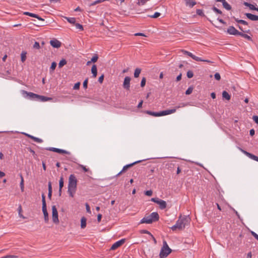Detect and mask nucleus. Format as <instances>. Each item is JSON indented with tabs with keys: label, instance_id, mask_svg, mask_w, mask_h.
I'll return each mask as SVG.
<instances>
[{
	"label": "nucleus",
	"instance_id": "f257e3e1",
	"mask_svg": "<svg viewBox=\"0 0 258 258\" xmlns=\"http://www.w3.org/2000/svg\"><path fill=\"white\" fill-rule=\"evenodd\" d=\"M190 219L188 217L179 216L178 219L176 222V224L171 227V229L173 231H175L177 229L182 230L184 229L186 226H187L189 223Z\"/></svg>",
	"mask_w": 258,
	"mask_h": 258
},
{
	"label": "nucleus",
	"instance_id": "f03ea898",
	"mask_svg": "<svg viewBox=\"0 0 258 258\" xmlns=\"http://www.w3.org/2000/svg\"><path fill=\"white\" fill-rule=\"evenodd\" d=\"M77 179L74 174H71L69 178V184L68 192L70 196L72 198L74 197V195L77 190Z\"/></svg>",
	"mask_w": 258,
	"mask_h": 258
},
{
	"label": "nucleus",
	"instance_id": "7ed1b4c3",
	"mask_svg": "<svg viewBox=\"0 0 258 258\" xmlns=\"http://www.w3.org/2000/svg\"><path fill=\"white\" fill-rule=\"evenodd\" d=\"M159 216L157 212H153L150 215L144 217L140 221V223L151 224L153 222L157 221Z\"/></svg>",
	"mask_w": 258,
	"mask_h": 258
},
{
	"label": "nucleus",
	"instance_id": "20e7f679",
	"mask_svg": "<svg viewBox=\"0 0 258 258\" xmlns=\"http://www.w3.org/2000/svg\"><path fill=\"white\" fill-rule=\"evenodd\" d=\"M171 252V249L169 247L166 241H163V246L160 252L159 256L160 258L166 257Z\"/></svg>",
	"mask_w": 258,
	"mask_h": 258
},
{
	"label": "nucleus",
	"instance_id": "39448f33",
	"mask_svg": "<svg viewBox=\"0 0 258 258\" xmlns=\"http://www.w3.org/2000/svg\"><path fill=\"white\" fill-rule=\"evenodd\" d=\"M151 201L159 205L160 208L162 210L166 208L167 204L165 201L159 199L158 198H152Z\"/></svg>",
	"mask_w": 258,
	"mask_h": 258
},
{
	"label": "nucleus",
	"instance_id": "423d86ee",
	"mask_svg": "<svg viewBox=\"0 0 258 258\" xmlns=\"http://www.w3.org/2000/svg\"><path fill=\"white\" fill-rule=\"evenodd\" d=\"M52 219L54 223L57 224L59 223L58 212L55 206L52 207Z\"/></svg>",
	"mask_w": 258,
	"mask_h": 258
},
{
	"label": "nucleus",
	"instance_id": "0eeeda50",
	"mask_svg": "<svg viewBox=\"0 0 258 258\" xmlns=\"http://www.w3.org/2000/svg\"><path fill=\"white\" fill-rule=\"evenodd\" d=\"M46 150L56 152L60 154H70V153L65 150L60 149L58 148L49 147L46 148Z\"/></svg>",
	"mask_w": 258,
	"mask_h": 258
},
{
	"label": "nucleus",
	"instance_id": "6e6552de",
	"mask_svg": "<svg viewBox=\"0 0 258 258\" xmlns=\"http://www.w3.org/2000/svg\"><path fill=\"white\" fill-rule=\"evenodd\" d=\"M240 151L249 158L258 162V157L239 148Z\"/></svg>",
	"mask_w": 258,
	"mask_h": 258
},
{
	"label": "nucleus",
	"instance_id": "1a4fd4ad",
	"mask_svg": "<svg viewBox=\"0 0 258 258\" xmlns=\"http://www.w3.org/2000/svg\"><path fill=\"white\" fill-rule=\"evenodd\" d=\"M141 161H142V160L137 161L132 163L127 164V165L124 166L122 169L116 175V176H118L121 173L124 172L128 168L132 167L133 165L136 164L137 163H140Z\"/></svg>",
	"mask_w": 258,
	"mask_h": 258
},
{
	"label": "nucleus",
	"instance_id": "9d476101",
	"mask_svg": "<svg viewBox=\"0 0 258 258\" xmlns=\"http://www.w3.org/2000/svg\"><path fill=\"white\" fill-rule=\"evenodd\" d=\"M23 92L24 94H27L28 98L30 99L38 100V97H39V95L33 93L32 92H28L26 91H23Z\"/></svg>",
	"mask_w": 258,
	"mask_h": 258
},
{
	"label": "nucleus",
	"instance_id": "9b49d317",
	"mask_svg": "<svg viewBox=\"0 0 258 258\" xmlns=\"http://www.w3.org/2000/svg\"><path fill=\"white\" fill-rule=\"evenodd\" d=\"M125 242L124 239H121L116 242H115L114 243L112 244L111 246L110 249L111 250H115L119 246H120L121 245H122Z\"/></svg>",
	"mask_w": 258,
	"mask_h": 258
},
{
	"label": "nucleus",
	"instance_id": "f8f14e48",
	"mask_svg": "<svg viewBox=\"0 0 258 258\" xmlns=\"http://www.w3.org/2000/svg\"><path fill=\"white\" fill-rule=\"evenodd\" d=\"M130 81L131 78L129 77H125L124 79V82L123 83V87L127 90H129L130 88Z\"/></svg>",
	"mask_w": 258,
	"mask_h": 258
},
{
	"label": "nucleus",
	"instance_id": "ddd939ff",
	"mask_svg": "<svg viewBox=\"0 0 258 258\" xmlns=\"http://www.w3.org/2000/svg\"><path fill=\"white\" fill-rule=\"evenodd\" d=\"M181 51L184 54H186L188 56H190V57H191L193 59L195 60H201V58L199 57H198L195 55H194L192 53L188 51H186L185 50H183V49H182L181 50Z\"/></svg>",
	"mask_w": 258,
	"mask_h": 258
},
{
	"label": "nucleus",
	"instance_id": "4468645a",
	"mask_svg": "<svg viewBox=\"0 0 258 258\" xmlns=\"http://www.w3.org/2000/svg\"><path fill=\"white\" fill-rule=\"evenodd\" d=\"M228 34L233 35H239L240 32L236 30L233 26H230L227 30Z\"/></svg>",
	"mask_w": 258,
	"mask_h": 258
},
{
	"label": "nucleus",
	"instance_id": "2eb2a0df",
	"mask_svg": "<svg viewBox=\"0 0 258 258\" xmlns=\"http://www.w3.org/2000/svg\"><path fill=\"white\" fill-rule=\"evenodd\" d=\"M176 112V108L168 109L160 111V116H164Z\"/></svg>",
	"mask_w": 258,
	"mask_h": 258
},
{
	"label": "nucleus",
	"instance_id": "dca6fc26",
	"mask_svg": "<svg viewBox=\"0 0 258 258\" xmlns=\"http://www.w3.org/2000/svg\"><path fill=\"white\" fill-rule=\"evenodd\" d=\"M50 45L54 48H59L61 46V42L57 39L51 40L50 41Z\"/></svg>",
	"mask_w": 258,
	"mask_h": 258
},
{
	"label": "nucleus",
	"instance_id": "f3484780",
	"mask_svg": "<svg viewBox=\"0 0 258 258\" xmlns=\"http://www.w3.org/2000/svg\"><path fill=\"white\" fill-rule=\"evenodd\" d=\"M24 14L25 15L29 16L32 17L36 18H37L38 20H41V21H44V20L43 19H42V18L39 17L38 15H36V14H34V13H30V12H25L24 13Z\"/></svg>",
	"mask_w": 258,
	"mask_h": 258
},
{
	"label": "nucleus",
	"instance_id": "a211bd4d",
	"mask_svg": "<svg viewBox=\"0 0 258 258\" xmlns=\"http://www.w3.org/2000/svg\"><path fill=\"white\" fill-rule=\"evenodd\" d=\"M246 16L252 21H257L258 20V16L253 15L250 13H246L245 14Z\"/></svg>",
	"mask_w": 258,
	"mask_h": 258
},
{
	"label": "nucleus",
	"instance_id": "6ab92c4d",
	"mask_svg": "<svg viewBox=\"0 0 258 258\" xmlns=\"http://www.w3.org/2000/svg\"><path fill=\"white\" fill-rule=\"evenodd\" d=\"M42 212L44 215V221L47 223L49 220V218L46 207H42Z\"/></svg>",
	"mask_w": 258,
	"mask_h": 258
},
{
	"label": "nucleus",
	"instance_id": "aec40b11",
	"mask_svg": "<svg viewBox=\"0 0 258 258\" xmlns=\"http://www.w3.org/2000/svg\"><path fill=\"white\" fill-rule=\"evenodd\" d=\"M63 178L61 177L59 181V196H60L61 194V189L63 186Z\"/></svg>",
	"mask_w": 258,
	"mask_h": 258
},
{
	"label": "nucleus",
	"instance_id": "412c9836",
	"mask_svg": "<svg viewBox=\"0 0 258 258\" xmlns=\"http://www.w3.org/2000/svg\"><path fill=\"white\" fill-rule=\"evenodd\" d=\"M52 98L50 97H45L44 96L39 95L38 97V101H40L41 102H45L49 100H51Z\"/></svg>",
	"mask_w": 258,
	"mask_h": 258
},
{
	"label": "nucleus",
	"instance_id": "4be33fe9",
	"mask_svg": "<svg viewBox=\"0 0 258 258\" xmlns=\"http://www.w3.org/2000/svg\"><path fill=\"white\" fill-rule=\"evenodd\" d=\"M91 72L93 74V77L95 78L97 74V67L95 64L93 65L91 68Z\"/></svg>",
	"mask_w": 258,
	"mask_h": 258
},
{
	"label": "nucleus",
	"instance_id": "5701e85b",
	"mask_svg": "<svg viewBox=\"0 0 258 258\" xmlns=\"http://www.w3.org/2000/svg\"><path fill=\"white\" fill-rule=\"evenodd\" d=\"M146 113L148 114L151 115L153 116H160V112H153L151 111H147Z\"/></svg>",
	"mask_w": 258,
	"mask_h": 258
},
{
	"label": "nucleus",
	"instance_id": "b1692460",
	"mask_svg": "<svg viewBox=\"0 0 258 258\" xmlns=\"http://www.w3.org/2000/svg\"><path fill=\"white\" fill-rule=\"evenodd\" d=\"M222 5L223 7L227 10L229 11L231 9V6L226 1L223 2Z\"/></svg>",
	"mask_w": 258,
	"mask_h": 258
},
{
	"label": "nucleus",
	"instance_id": "393cba45",
	"mask_svg": "<svg viewBox=\"0 0 258 258\" xmlns=\"http://www.w3.org/2000/svg\"><path fill=\"white\" fill-rule=\"evenodd\" d=\"M222 97L226 99V100H229L230 99V95L228 94V93L226 91H224L223 92H222Z\"/></svg>",
	"mask_w": 258,
	"mask_h": 258
},
{
	"label": "nucleus",
	"instance_id": "a878e982",
	"mask_svg": "<svg viewBox=\"0 0 258 258\" xmlns=\"http://www.w3.org/2000/svg\"><path fill=\"white\" fill-rule=\"evenodd\" d=\"M86 226V219L83 217L81 220V227L82 228H84Z\"/></svg>",
	"mask_w": 258,
	"mask_h": 258
},
{
	"label": "nucleus",
	"instance_id": "bb28decb",
	"mask_svg": "<svg viewBox=\"0 0 258 258\" xmlns=\"http://www.w3.org/2000/svg\"><path fill=\"white\" fill-rule=\"evenodd\" d=\"M243 5L246 7H248L250 10H254V9H256V7L253 5L249 4L247 2H244Z\"/></svg>",
	"mask_w": 258,
	"mask_h": 258
},
{
	"label": "nucleus",
	"instance_id": "cd10ccee",
	"mask_svg": "<svg viewBox=\"0 0 258 258\" xmlns=\"http://www.w3.org/2000/svg\"><path fill=\"white\" fill-rule=\"evenodd\" d=\"M26 54L27 52L25 51H23L21 54V61L23 62H24L26 59Z\"/></svg>",
	"mask_w": 258,
	"mask_h": 258
},
{
	"label": "nucleus",
	"instance_id": "c85d7f7f",
	"mask_svg": "<svg viewBox=\"0 0 258 258\" xmlns=\"http://www.w3.org/2000/svg\"><path fill=\"white\" fill-rule=\"evenodd\" d=\"M30 138L32 139L33 141H34L36 142L41 143L43 142V140L40 138L34 137L33 136H30Z\"/></svg>",
	"mask_w": 258,
	"mask_h": 258
},
{
	"label": "nucleus",
	"instance_id": "c756f323",
	"mask_svg": "<svg viewBox=\"0 0 258 258\" xmlns=\"http://www.w3.org/2000/svg\"><path fill=\"white\" fill-rule=\"evenodd\" d=\"M239 35L241 36V37H242L245 39H247L248 40H251V38L247 34H244V33L240 32Z\"/></svg>",
	"mask_w": 258,
	"mask_h": 258
},
{
	"label": "nucleus",
	"instance_id": "7c9ffc66",
	"mask_svg": "<svg viewBox=\"0 0 258 258\" xmlns=\"http://www.w3.org/2000/svg\"><path fill=\"white\" fill-rule=\"evenodd\" d=\"M65 19L71 24L75 25L76 23V19L75 18L65 17Z\"/></svg>",
	"mask_w": 258,
	"mask_h": 258
},
{
	"label": "nucleus",
	"instance_id": "2f4dec72",
	"mask_svg": "<svg viewBox=\"0 0 258 258\" xmlns=\"http://www.w3.org/2000/svg\"><path fill=\"white\" fill-rule=\"evenodd\" d=\"M188 105V103H180L178 105L175 106L174 108H176V110L179 108L186 106Z\"/></svg>",
	"mask_w": 258,
	"mask_h": 258
},
{
	"label": "nucleus",
	"instance_id": "473e14b6",
	"mask_svg": "<svg viewBox=\"0 0 258 258\" xmlns=\"http://www.w3.org/2000/svg\"><path fill=\"white\" fill-rule=\"evenodd\" d=\"M141 70L139 68L136 69L134 72V77L135 78H138L140 74L141 73Z\"/></svg>",
	"mask_w": 258,
	"mask_h": 258
},
{
	"label": "nucleus",
	"instance_id": "72a5a7b5",
	"mask_svg": "<svg viewBox=\"0 0 258 258\" xmlns=\"http://www.w3.org/2000/svg\"><path fill=\"white\" fill-rule=\"evenodd\" d=\"M67 64V61H66V59H61V60L59 61V63H58V67H59V68H62L63 66H64V65H65V64Z\"/></svg>",
	"mask_w": 258,
	"mask_h": 258
},
{
	"label": "nucleus",
	"instance_id": "f704fd0d",
	"mask_svg": "<svg viewBox=\"0 0 258 258\" xmlns=\"http://www.w3.org/2000/svg\"><path fill=\"white\" fill-rule=\"evenodd\" d=\"M18 210L19 217L22 218L23 219H25V217L21 213L22 211V209L21 205H19Z\"/></svg>",
	"mask_w": 258,
	"mask_h": 258
},
{
	"label": "nucleus",
	"instance_id": "c9c22d12",
	"mask_svg": "<svg viewBox=\"0 0 258 258\" xmlns=\"http://www.w3.org/2000/svg\"><path fill=\"white\" fill-rule=\"evenodd\" d=\"M212 9L214 12H215V13H216L217 14H221V15L222 14V11L215 7H213L212 8Z\"/></svg>",
	"mask_w": 258,
	"mask_h": 258
},
{
	"label": "nucleus",
	"instance_id": "e433bc0d",
	"mask_svg": "<svg viewBox=\"0 0 258 258\" xmlns=\"http://www.w3.org/2000/svg\"><path fill=\"white\" fill-rule=\"evenodd\" d=\"M56 67V63L55 62H52L50 67V71L53 72Z\"/></svg>",
	"mask_w": 258,
	"mask_h": 258
},
{
	"label": "nucleus",
	"instance_id": "4c0bfd02",
	"mask_svg": "<svg viewBox=\"0 0 258 258\" xmlns=\"http://www.w3.org/2000/svg\"><path fill=\"white\" fill-rule=\"evenodd\" d=\"M42 207H46V204L45 202V197L44 194L42 195Z\"/></svg>",
	"mask_w": 258,
	"mask_h": 258
},
{
	"label": "nucleus",
	"instance_id": "58836bf2",
	"mask_svg": "<svg viewBox=\"0 0 258 258\" xmlns=\"http://www.w3.org/2000/svg\"><path fill=\"white\" fill-rule=\"evenodd\" d=\"M193 91V87H189L185 91V94L186 95H189Z\"/></svg>",
	"mask_w": 258,
	"mask_h": 258
},
{
	"label": "nucleus",
	"instance_id": "ea45409f",
	"mask_svg": "<svg viewBox=\"0 0 258 258\" xmlns=\"http://www.w3.org/2000/svg\"><path fill=\"white\" fill-rule=\"evenodd\" d=\"M235 21L237 22H238V23H240V24H242L244 25H247L248 24V23L246 21L243 20L235 19Z\"/></svg>",
	"mask_w": 258,
	"mask_h": 258
},
{
	"label": "nucleus",
	"instance_id": "a19ab883",
	"mask_svg": "<svg viewBox=\"0 0 258 258\" xmlns=\"http://www.w3.org/2000/svg\"><path fill=\"white\" fill-rule=\"evenodd\" d=\"M19 176L21 178V181H20V187L21 186H24V178H23V177L22 176V174H19Z\"/></svg>",
	"mask_w": 258,
	"mask_h": 258
},
{
	"label": "nucleus",
	"instance_id": "79ce46f5",
	"mask_svg": "<svg viewBox=\"0 0 258 258\" xmlns=\"http://www.w3.org/2000/svg\"><path fill=\"white\" fill-rule=\"evenodd\" d=\"M75 25L76 26V28L78 29H79L81 31L83 30V27L82 25H81L79 23H75Z\"/></svg>",
	"mask_w": 258,
	"mask_h": 258
},
{
	"label": "nucleus",
	"instance_id": "37998d69",
	"mask_svg": "<svg viewBox=\"0 0 258 258\" xmlns=\"http://www.w3.org/2000/svg\"><path fill=\"white\" fill-rule=\"evenodd\" d=\"M186 75L188 78H191L194 76V73L191 71H188Z\"/></svg>",
	"mask_w": 258,
	"mask_h": 258
},
{
	"label": "nucleus",
	"instance_id": "c03bdc74",
	"mask_svg": "<svg viewBox=\"0 0 258 258\" xmlns=\"http://www.w3.org/2000/svg\"><path fill=\"white\" fill-rule=\"evenodd\" d=\"M161 15V14L159 12H156L153 15L150 16V17L153 18H157Z\"/></svg>",
	"mask_w": 258,
	"mask_h": 258
},
{
	"label": "nucleus",
	"instance_id": "a18cd8bd",
	"mask_svg": "<svg viewBox=\"0 0 258 258\" xmlns=\"http://www.w3.org/2000/svg\"><path fill=\"white\" fill-rule=\"evenodd\" d=\"M88 82V79L87 78L84 80L83 84V87L84 89L87 88Z\"/></svg>",
	"mask_w": 258,
	"mask_h": 258
},
{
	"label": "nucleus",
	"instance_id": "49530a36",
	"mask_svg": "<svg viewBox=\"0 0 258 258\" xmlns=\"http://www.w3.org/2000/svg\"><path fill=\"white\" fill-rule=\"evenodd\" d=\"M33 48L39 49L40 48L39 42L36 41L33 45Z\"/></svg>",
	"mask_w": 258,
	"mask_h": 258
},
{
	"label": "nucleus",
	"instance_id": "de8ad7c7",
	"mask_svg": "<svg viewBox=\"0 0 258 258\" xmlns=\"http://www.w3.org/2000/svg\"><path fill=\"white\" fill-rule=\"evenodd\" d=\"M98 58V57L97 55L95 54L91 58V61L93 62H96L97 61Z\"/></svg>",
	"mask_w": 258,
	"mask_h": 258
},
{
	"label": "nucleus",
	"instance_id": "09e8293b",
	"mask_svg": "<svg viewBox=\"0 0 258 258\" xmlns=\"http://www.w3.org/2000/svg\"><path fill=\"white\" fill-rule=\"evenodd\" d=\"M80 83L78 82L75 84V85L73 87V89L74 90H78L80 88Z\"/></svg>",
	"mask_w": 258,
	"mask_h": 258
},
{
	"label": "nucleus",
	"instance_id": "8fccbe9b",
	"mask_svg": "<svg viewBox=\"0 0 258 258\" xmlns=\"http://www.w3.org/2000/svg\"><path fill=\"white\" fill-rule=\"evenodd\" d=\"M146 81V78L144 77L143 78V79H142L141 82V86L142 87H144L145 86Z\"/></svg>",
	"mask_w": 258,
	"mask_h": 258
},
{
	"label": "nucleus",
	"instance_id": "3c124183",
	"mask_svg": "<svg viewBox=\"0 0 258 258\" xmlns=\"http://www.w3.org/2000/svg\"><path fill=\"white\" fill-rule=\"evenodd\" d=\"M214 77H215V79L217 80H220V79H221V76H220V75L219 73H216L215 75H214Z\"/></svg>",
	"mask_w": 258,
	"mask_h": 258
},
{
	"label": "nucleus",
	"instance_id": "603ef678",
	"mask_svg": "<svg viewBox=\"0 0 258 258\" xmlns=\"http://www.w3.org/2000/svg\"><path fill=\"white\" fill-rule=\"evenodd\" d=\"M85 206L87 212L89 213H91V212L89 204L88 203H86Z\"/></svg>",
	"mask_w": 258,
	"mask_h": 258
},
{
	"label": "nucleus",
	"instance_id": "864d4df0",
	"mask_svg": "<svg viewBox=\"0 0 258 258\" xmlns=\"http://www.w3.org/2000/svg\"><path fill=\"white\" fill-rule=\"evenodd\" d=\"M152 194H153V192L151 190H147L146 191H145V194L148 196H151Z\"/></svg>",
	"mask_w": 258,
	"mask_h": 258
},
{
	"label": "nucleus",
	"instance_id": "5fc2aeb1",
	"mask_svg": "<svg viewBox=\"0 0 258 258\" xmlns=\"http://www.w3.org/2000/svg\"><path fill=\"white\" fill-rule=\"evenodd\" d=\"M251 234L257 240H258V234L253 231H251Z\"/></svg>",
	"mask_w": 258,
	"mask_h": 258
},
{
	"label": "nucleus",
	"instance_id": "6e6d98bb",
	"mask_svg": "<svg viewBox=\"0 0 258 258\" xmlns=\"http://www.w3.org/2000/svg\"><path fill=\"white\" fill-rule=\"evenodd\" d=\"M125 0H115L116 4L118 6H121L122 3L124 2Z\"/></svg>",
	"mask_w": 258,
	"mask_h": 258
},
{
	"label": "nucleus",
	"instance_id": "4d7b16f0",
	"mask_svg": "<svg viewBox=\"0 0 258 258\" xmlns=\"http://www.w3.org/2000/svg\"><path fill=\"white\" fill-rule=\"evenodd\" d=\"M196 4V3L195 2H187V5H188L189 7H192Z\"/></svg>",
	"mask_w": 258,
	"mask_h": 258
},
{
	"label": "nucleus",
	"instance_id": "13d9d810",
	"mask_svg": "<svg viewBox=\"0 0 258 258\" xmlns=\"http://www.w3.org/2000/svg\"><path fill=\"white\" fill-rule=\"evenodd\" d=\"M252 119L256 123L258 124V116H257V115L253 116Z\"/></svg>",
	"mask_w": 258,
	"mask_h": 258
},
{
	"label": "nucleus",
	"instance_id": "bf43d9fd",
	"mask_svg": "<svg viewBox=\"0 0 258 258\" xmlns=\"http://www.w3.org/2000/svg\"><path fill=\"white\" fill-rule=\"evenodd\" d=\"M104 79V75H102L98 79V82L100 83H102L103 82Z\"/></svg>",
	"mask_w": 258,
	"mask_h": 258
},
{
	"label": "nucleus",
	"instance_id": "052dcab7",
	"mask_svg": "<svg viewBox=\"0 0 258 258\" xmlns=\"http://www.w3.org/2000/svg\"><path fill=\"white\" fill-rule=\"evenodd\" d=\"M99 3H100L99 0H96V1H94V2H93L91 4H90V6H94V5H96V4H99Z\"/></svg>",
	"mask_w": 258,
	"mask_h": 258
},
{
	"label": "nucleus",
	"instance_id": "680f3d73",
	"mask_svg": "<svg viewBox=\"0 0 258 258\" xmlns=\"http://www.w3.org/2000/svg\"><path fill=\"white\" fill-rule=\"evenodd\" d=\"M80 166L85 172H88L89 171V169L87 168L85 166L81 165Z\"/></svg>",
	"mask_w": 258,
	"mask_h": 258
},
{
	"label": "nucleus",
	"instance_id": "e2e57ef3",
	"mask_svg": "<svg viewBox=\"0 0 258 258\" xmlns=\"http://www.w3.org/2000/svg\"><path fill=\"white\" fill-rule=\"evenodd\" d=\"M48 191H52L51 182L50 181L48 182Z\"/></svg>",
	"mask_w": 258,
	"mask_h": 258
},
{
	"label": "nucleus",
	"instance_id": "0e129e2a",
	"mask_svg": "<svg viewBox=\"0 0 258 258\" xmlns=\"http://www.w3.org/2000/svg\"><path fill=\"white\" fill-rule=\"evenodd\" d=\"M255 131L254 129H251L249 131V135L251 136H253L254 135Z\"/></svg>",
	"mask_w": 258,
	"mask_h": 258
},
{
	"label": "nucleus",
	"instance_id": "69168bd1",
	"mask_svg": "<svg viewBox=\"0 0 258 258\" xmlns=\"http://www.w3.org/2000/svg\"><path fill=\"white\" fill-rule=\"evenodd\" d=\"M101 218H102V215L100 214H99L97 216V221L98 222H100Z\"/></svg>",
	"mask_w": 258,
	"mask_h": 258
},
{
	"label": "nucleus",
	"instance_id": "338daca9",
	"mask_svg": "<svg viewBox=\"0 0 258 258\" xmlns=\"http://www.w3.org/2000/svg\"><path fill=\"white\" fill-rule=\"evenodd\" d=\"M17 256L12 255L5 256L6 258H17Z\"/></svg>",
	"mask_w": 258,
	"mask_h": 258
},
{
	"label": "nucleus",
	"instance_id": "774afa93",
	"mask_svg": "<svg viewBox=\"0 0 258 258\" xmlns=\"http://www.w3.org/2000/svg\"><path fill=\"white\" fill-rule=\"evenodd\" d=\"M181 76H182V75L181 74H180L176 78V81H179L181 79Z\"/></svg>",
	"mask_w": 258,
	"mask_h": 258
}]
</instances>
